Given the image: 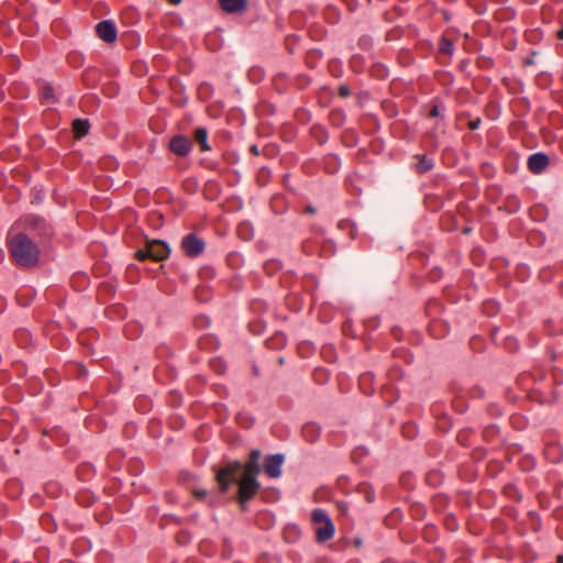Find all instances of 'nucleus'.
Returning <instances> with one entry per match:
<instances>
[{
  "mask_svg": "<svg viewBox=\"0 0 563 563\" xmlns=\"http://www.w3.org/2000/svg\"><path fill=\"white\" fill-rule=\"evenodd\" d=\"M260 459L261 451L254 449L250 452V459L244 465L238 461H232L217 473V482L222 493L228 492L232 484L238 485L236 499L243 510L261 488L257 481L261 473Z\"/></svg>",
  "mask_w": 563,
  "mask_h": 563,
  "instance_id": "f257e3e1",
  "label": "nucleus"
},
{
  "mask_svg": "<svg viewBox=\"0 0 563 563\" xmlns=\"http://www.w3.org/2000/svg\"><path fill=\"white\" fill-rule=\"evenodd\" d=\"M8 249L13 263L19 267L34 268L40 264V247L25 233L11 235Z\"/></svg>",
  "mask_w": 563,
  "mask_h": 563,
  "instance_id": "f03ea898",
  "label": "nucleus"
},
{
  "mask_svg": "<svg viewBox=\"0 0 563 563\" xmlns=\"http://www.w3.org/2000/svg\"><path fill=\"white\" fill-rule=\"evenodd\" d=\"M170 250L168 245L159 240L150 241L146 243L145 249L136 251L135 257L139 261L151 258L155 262L166 260L169 256Z\"/></svg>",
  "mask_w": 563,
  "mask_h": 563,
  "instance_id": "7ed1b4c3",
  "label": "nucleus"
},
{
  "mask_svg": "<svg viewBox=\"0 0 563 563\" xmlns=\"http://www.w3.org/2000/svg\"><path fill=\"white\" fill-rule=\"evenodd\" d=\"M205 249V241L195 233H189L181 240V250L188 257H198L203 253Z\"/></svg>",
  "mask_w": 563,
  "mask_h": 563,
  "instance_id": "20e7f679",
  "label": "nucleus"
},
{
  "mask_svg": "<svg viewBox=\"0 0 563 563\" xmlns=\"http://www.w3.org/2000/svg\"><path fill=\"white\" fill-rule=\"evenodd\" d=\"M24 228L34 231L38 235H49L52 233L51 225L42 218L36 216H27L23 219Z\"/></svg>",
  "mask_w": 563,
  "mask_h": 563,
  "instance_id": "39448f33",
  "label": "nucleus"
},
{
  "mask_svg": "<svg viewBox=\"0 0 563 563\" xmlns=\"http://www.w3.org/2000/svg\"><path fill=\"white\" fill-rule=\"evenodd\" d=\"M99 38L106 43H113L117 40V29L112 21L103 20L96 25Z\"/></svg>",
  "mask_w": 563,
  "mask_h": 563,
  "instance_id": "423d86ee",
  "label": "nucleus"
},
{
  "mask_svg": "<svg viewBox=\"0 0 563 563\" xmlns=\"http://www.w3.org/2000/svg\"><path fill=\"white\" fill-rule=\"evenodd\" d=\"M284 456L282 454L269 455L265 459L264 471L271 478H278L282 475Z\"/></svg>",
  "mask_w": 563,
  "mask_h": 563,
  "instance_id": "0eeeda50",
  "label": "nucleus"
},
{
  "mask_svg": "<svg viewBox=\"0 0 563 563\" xmlns=\"http://www.w3.org/2000/svg\"><path fill=\"white\" fill-rule=\"evenodd\" d=\"M169 148L178 156H186L192 148V142L187 136L176 135L170 140Z\"/></svg>",
  "mask_w": 563,
  "mask_h": 563,
  "instance_id": "6e6552de",
  "label": "nucleus"
},
{
  "mask_svg": "<svg viewBox=\"0 0 563 563\" xmlns=\"http://www.w3.org/2000/svg\"><path fill=\"white\" fill-rule=\"evenodd\" d=\"M222 11L229 14H241L247 9V0H218Z\"/></svg>",
  "mask_w": 563,
  "mask_h": 563,
  "instance_id": "1a4fd4ad",
  "label": "nucleus"
},
{
  "mask_svg": "<svg viewBox=\"0 0 563 563\" xmlns=\"http://www.w3.org/2000/svg\"><path fill=\"white\" fill-rule=\"evenodd\" d=\"M549 165V157L543 153L532 154L528 159V168L534 173H542Z\"/></svg>",
  "mask_w": 563,
  "mask_h": 563,
  "instance_id": "9d476101",
  "label": "nucleus"
},
{
  "mask_svg": "<svg viewBox=\"0 0 563 563\" xmlns=\"http://www.w3.org/2000/svg\"><path fill=\"white\" fill-rule=\"evenodd\" d=\"M316 534H317V540L319 542H325V541L330 540L334 534V526H333L332 521H327L325 523L320 525L316 529Z\"/></svg>",
  "mask_w": 563,
  "mask_h": 563,
  "instance_id": "9b49d317",
  "label": "nucleus"
},
{
  "mask_svg": "<svg viewBox=\"0 0 563 563\" xmlns=\"http://www.w3.org/2000/svg\"><path fill=\"white\" fill-rule=\"evenodd\" d=\"M89 122L82 119H76L73 122V132L76 137L85 136L89 131Z\"/></svg>",
  "mask_w": 563,
  "mask_h": 563,
  "instance_id": "f8f14e48",
  "label": "nucleus"
},
{
  "mask_svg": "<svg viewBox=\"0 0 563 563\" xmlns=\"http://www.w3.org/2000/svg\"><path fill=\"white\" fill-rule=\"evenodd\" d=\"M433 167V159L429 158L426 155L418 156V163L416 165V170L419 174H426L431 170Z\"/></svg>",
  "mask_w": 563,
  "mask_h": 563,
  "instance_id": "ddd939ff",
  "label": "nucleus"
},
{
  "mask_svg": "<svg viewBox=\"0 0 563 563\" xmlns=\"http://www.w3.org/2000/svg\"><path fill=\"white\" fill-rule=\"evenodd\" d=\"M195 139L200 145V150L202 152L209 151L210 146L207 142L208 139V131L205 128H198L195 132Z\"/></svg>",
  "mask_w": 563,
  "mask_h": 563,
  "instance_id": "4468645a",
  "label": "nucleus"
},
{
  "mask_svg": "<svg viewBox=\"0 0 563 563\" xmlns=\"http://www.w3.org/2000/svg\"><path fill=\"white\" fill-rule=\"evenodd\" d=\"M42 99L47 103H54L56 101L54 95V88L51 85H44L41 90Z\"/></svg>",
  "mask_w": 563,
  "mask_h": 563,
  "instance_id": "2eb2a0df",
  "label": "nucleus"
},
{
  "mask_svg": "<svg viewBox=\"0 0 563 563\" xmlns=\"http://www.w3.org/2000/svg\"><path fill=\"white\" fill-rule=\"evenodd\" d=\"M311 517H312V521L319 526L325 523L327 521H331V519L328 517L327 512L322 509H314L312 511Z\"/></svg>",
  "mask_w": 563,
  "mask_h": 563,
  "instance_id": "dca6fc26",
  "label": "nucleus"
},
{
  "mask_svg": "<svg viewBox=\"0 0 563 563\" xmlns=\"http://www.w3.org/2000/svg\"><path fill=\"white\" fill-rule=\"evenodd\" d=\"M439 49L442 54L452 55L454 51V45L450 40L443 37L441 38Z\"/></svg>",
  "mask_w": 563,
  "mask_h": 563,
  "instance_id": "f3484780",
  "label": "nucleus"
},
{
  "mask_svg": "<svg viewBox=\"0 0 563 563\" xmlns=\"http://www.w3.org/2000/svg\"><path fill=\"white\" fill-rule=\"evenodd\" d=\"M302 431L303 435L311 442L314 441L319 434V430L314 424H306Z\"/></svg>",
  "mask_w": 563,
  "mask_h": 563,
  "instance_id": "a211bd4d",
  "label": "nucleus"
},
{
  "mask_svg": "<svg viewBox=\"0 0 563 563\" xmlns=\"http://www.w3.org/2000/svg\"><path fill=\"white\" fill-rule=\"evenodd\" d=\"M340 96L347 97L350 95V90L346 86H341L339 89Z\"/></svg>",
  "mask_w": 563,
  "mask_h": 563,
  "instance_id": "6ab92c4d",
  "label": "nucleus"
},
{
  "mask_svg": "<svg viewBox=\"0 0 563 563\" xmlns=\"http://www.w3.org/2000/svg\"><path fill=\"white\" fill-rule=\"evenodd\" d=\"M439 115V108L438 106H433L430 110V117H438Z\"/></svg>",
  "mask_w": 563,
  "mask_h": 563,
  "instance_id": "aec40b11",
  "label": "nucleus"
},
{
  "mask_svg": "<svg viewBox=\"0 0 563 563\" xmlns=\"http://www.w3.org/2000/svg\"><path fill=\"white\" fill-rule=\"evenodd\" d=\"M411 429H413V426H411V424H406V426H404V427H402V431H404V433H405L406 435H408V434H407V431H409V430H411Z\"/></svg>",
  "mask_w": 563,
  "mask_h": 563,
  "instance_id": "412c9836",
  "label": "nucleus"
},
{
  "mask_svg": "<svg viewBox=\"0 0 563 563\" xmlns=\"http://www.w3.org/2000/svg\"><path fill=\"white\" fill-rule=\"evenodd\" d=\"M306 212L313 214L316 212V209L311 206L306 207Z\"/></svg>",
  "mask_w": 563,
  "mask_h": 563,
  "instance_id": "4be33fe9",
  "label": "nucleus"
},
{
  "mask_svg": "<svg viewBox=\"0 0 563 563\" xmlns=\"http://www.w3.org/2000/svg\"><path fill=\"white\" fill-rule=\"evenodd\" d=\"M558 37H559L560 40H563V29H561V30H559V31H558Z\"/></svg>",
  "mask_w": 563,
  "mask_h": 563,
  "instance_id": "5701e85b",
  "label": "nucleus"
},
{
  "mask_svg": "<svg viewBox=\"0 0 563 563\" xmlns=\"http://www.w3.org/2000/svg\"><path fill=\"white\" fill-rule=\"evenodd\" d=\"M172 4H179L181 0H167Z\"/></svg>",
  "mask_w": 563,
  "mask_h": 563,
  "instance_id": "b1692460",
  "label": "nucleus"
},
{
  "mask_svg": "<svg viewBox=\"0 0 563 563\" xmlns=\"http://www.w3.org/2000/svg\"><path fill=\"white\" fill-rule=\"evenodd\" d=\"M195 494H196V496L201 497V496H205V495H206V492H199V490H197V492H195Z\"/></svg>",
  "mask_w": 563,
  "mask_h": 563,
  "instance_id": "393cba45",
  "label": "nucleus"
},
{
  "mask_svg": "<svg viewBox=\"0 0 563 563\" xmlns=\"http://www.w3.org/2000/svg\"><path fill=\"white\" fill-rule=\"evenodd\" d=\"M556 563H563V555H558Z\"/></svg>",
  "mask_w": 563,
  "mask_h": 563,
  "instance_id": "a878e982",
  "label": "nucleus"
},
{
  "mask_svg": "<svg viewBox=\"0 0 563 563\" xmlns=\"http://www.w3.org/2000/svg\"><path fill=\"white\" fill-rule=\"evenodd\" d=\"M476 128H477V123L472 122V123H471V129H473V130H474V129H476Z\"/></svg>",
  "mask_w": 563,
  "mask_h": 563,
  "instance_id": "bb28decb",
  "label": "nucleus"
},
{
  "mask_svg": "<svg viewBox=\"0 0 563 563\" xmlns=\"http://www.w3.org/2000/svg\"><path fill=\"white\" fill-rule=\"evenodd\" d=\"M555 449H556L555 446H549V448H548V451H550V450H555Z\"/></svg>",
  "mask_w": 563,
  "mask_h": 563,
  "instance_id": "cd10ccee",
  "label": "nucleus"
}]
</instances>
